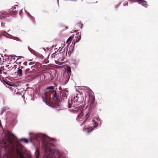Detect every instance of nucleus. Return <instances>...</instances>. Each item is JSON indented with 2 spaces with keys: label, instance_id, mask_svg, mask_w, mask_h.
<instances>
[{
  "label": "nucleus",
  "instance_id": "nucleus-1",
  "mask_svg": "<svg viewBox=\"0 0 158 158\" xmlns=\"http://www.w3.org/2000/svg\"><path fill=\"white\" fill-rule=\"evenodd\" d=\"M74 111L79 113L76 118V120L79 122L81 123L82 121L84 123L90 116L89 111L86 109H82L81 108L77 107L75 109Z\"/></svg>",
  "mask_w": 158,
  "mask_h": 158
},
{
  "label": "nucleus",
  "instance_id": "nucleus-2",
  "mask_svg": "<svg viewBox=\"0 0 158 158\" xmlns=\"http://www.w3.org/2000/svg\"><path fill=\"white\" fill-rule=\"evenodd\" d=\"M65 46V45H64L62 48V49L64 51V52L59 53L56 55L55 61L56 64H61V62L64 60L65 56L67 54L68 45H67L66 47H64Z\"/></svg>",
  "mask_w": 158,
  "mask_h": 158
},
{
  "label": "nucleus",
  "instance_id": "nucleus-3",
  "mask_svg": "<svg viewBox=\"0 0 158 158\" xmlns=\"http://www.w3.org/2000/svg\"><path fill=\"white\" fill-rule=\"evenodd\" d=\"M92 122L93 123L94 126L93 127H90L89 128H85L84 131L87 133H89L92 131L93 129L98 127L99 123V118L98 117H94L92 119Z\"/></svg>",
  "mask_w": 158,
  "mask_h": 158
},
{
  "label": "nucleus",
  "instance_id": "nucleus-4",
  "mask_svg": "<svg viewBox=\"0 0 158 158\" xmlns=\"http://www.w3.org/2000/svg\"><path fill=\"white\" fill-rule=\"evenodd\" d=\"M7 137L8 141L12 149L13 150H15V148L13 140L15 138V136L13 134L9 133L7 135Z\"/></svg>",
  "mask_w": 158,
  "mask_h": 158
},
{
  "label": "nucleus",
  "instance_id": "nucleus-5",
  "mask_svg": "<svg viewBox=\"0 0 158 158\" xmlns=\"http://www.w3.org/2000/svg\"><path fill=\"white\" fill-rule=\"evenodd\" d=\"M73 102L74 103L78 104L81 103L83 101L82 96L80 94H77L73 97Z\"/></svg>",
  "mask_w": 158,
  "mask_h": 158
},
{
  "label": "nucleus",
  "instance_id": "nucleus-6",
  "mask_svg": "<svg viewBox=\"0 0 158 158\" xmlns=\"http://www.w3.org/2000/svg\"><path fill=\"white\" fill-rule=\"evenodd\" d=\"M76 36L75 37L76 39L74 40L72 42V43L74 44V45L76 43L78 42L81 39V35L79 32L77 33L76 34Z\"/></svg>",
  "mask_w": 158,
  "mask_h": 158
},
{
  "label": "nucleus",
  "instance_id": "nucleus-7",
  "mask_svg": "<svg viewBox=\"0 0 158 158\" xmlns=\"http://www.w3.org/2000/svg\"><path fill=\"white\" fill-rule=\"evenodd\" d=\"M135 2L136 1H135ZM136 2L139 4H141V5L144 6L146 7L147 5L146 2L145 1L142 0H137Z\"/></svg>",
  "mask_w": 158,
  "mask_h": 158
},
{
  "label": "nucleus",
  "instance_id": "nucleus-8",
  "mask_svg": "<svg viewBox=\"0 0 158 158\" xmlns=\"http://www.w3.org/2000/svg\"><path fill=\"white\" fill-rule=\"evenodd\" d=\"M52 101L55 102H57L58 101V98L57 97L56 93L55 92L52 95Z\"/></svg>",
  "mask_w": 158,
  "mask_h": 158
},
{
  "label": "nucleus",
  "instance_id": "nucleus-9",
  "mask_svg": "<svg viewBox=\"0 0 158 158\" xmlns=\"http://www.w3.org/2000/svg\"><path fill=\"white\" fill-rule=\"evenodd\" d=\"M75 45H74L72 46L71 45L69 48V50L68 51V50L67 52H68V53L69 54V55H70V54L73 51L74 49V46Z\"/></svg>",
  "mask_w": 158,
  "mask_h": 158
},
{
  "label": "nucleus",
  "instance_id": "nucleus-10",
  "mask_svg": "<svg viewBox=\"0 0 158 158\" xmlns=\"http://www.w3.org/2000/svg\"><path fill=\"white\" fill-rule=\"evenodd\" d=\"M74 35H72L71 36H70L69 38L67 40V41H66V43L67 44H68L66 46V44H65V46H64V47H66L67 45H68V46H69V42L74 37ZM64 44H63L62 45V46H64Z\"/></svg>",
  "mask_w": 158,
  "mask_h": 158
},
{
  "label": "nucleus",
  "instance_id": "nucleus-11",
  "mask_svg": "<svg viewBox=\"0 0 158 158\" xmlns=\"http://www.w3.org/2000/svg\"><path fill=\"white\" fill-rule=\"evenodd\" d=\"M55 108L57 110H62L61 106L60 105V103H58L57 104L55 105Z\"/></svg>",
  "mask_w": 158,
  "mask_h": 158
},
{
  "label": "nucleus",
  "instance_id": "nucleus-12",
  "mask_svg": "<svg viewBox=\"0 0 158 158\" xmlns=\"http://www.w3.org/2000/svg\"><path fill=\"white\" fill-rule=\"evenodd\" d=\"M43 100L44 102H45V103L48 106L52 107V106H53V104L51 105L49 102H48L46 99L45 98H44L43 97Z\"/></svg>",
  "mask_w": 158,
  "mask_h": 158
},
{
  "label": "nucleus",
  "instance_id": "nucleus-13",
  "mask_svg": "<svg viewBox=\"0 0 158 158\" xmlns=\"http://www.w3.org/2000/svg\"><path fill=\"white\" fill-rule=\"evenodd\" d=\"M35 158H38L40 156V151L37 148H36V151L35 153Z\"/></svg>",
  "mask_w": 158,
  "mask_h": 158
},
{
  "label": "nucleus",
  "instance_id": "nucleus-14",
  "mask_svg": "<svg viewBox=\"0 0 158 158\" xmlns=\"http://www.w3.org/2000/svg\"><path fill=\"white\" fill-rule=\"evenodd\" d=\"M17 73V75L19 77H21L22 76V70L21 69L18 68Z\"/></svg>",
  "mask_w": 158,
  "mask_h": 158
},
{
  "label": "nucleus",
  "instance_id": "nucleus-15",
  "mask_svg": "<svg viewBox=\"0 0 158 158\" xmlns=\"http://www.w3.org/2000/svg\"><path fill=\"white\" fill-rule=\"evenodd\" d=\"M17 13V11L14 10V8H13L12 10H10V14L11 15H15Z\"/></svg>",
  "mask_w": 158,
  "mask_h": 158
},
{
  "label": "nucleus",
  "instance_id": "nucleus-16",
  "mask_svg": "<svg viewBox=\"0 0 158 158\" xmlns=\"http://www.w3.org/2000/svg\"><path fill=\"white\" fill-rule=\"evenodd\" d=\"M16 152L19 155L21 158H24L23 155L21 153L20 151L18 149H16Z\"/></svg>",
  "mask_w": 158,
  "mask_h": 158
},
{
  "label": "nucleus",
  "instance_id": "nucleus-17",
  "mask_svg": "<svg viewBox=\"0 0 158 158\" xmlns=\"http://www.w3.org/2000/svg\"><path fill=\"white\" fill-rule=\"evenodd\" d=\"M67 74L68 75H70L71 73V70L70 67L69 66L67 67Z\"/></svg>",
  "mask_w": 158,
  "mask_h": 158
},
{
  "label": "nucleus",
  "instance_id": "nucleus-18",
  "mask_svg": "<svg viewBox=\"0 0 158 158\" xmlns=\"http://www.w3.org/2000/svg\"><path fill=\"white\" fill-rule=\"evenodd\" d=\"M0 33L5 36H6L8 34V33L7 32L4 31H0Z\"/></svg>",
  "mask_w": 158,
  "mask_h": 158
},
{
  "label": "nucleus",
  "instance_id": "nucleus-19",
  "mask_svg": "<svg viewBox=\"0 0 158 158\" xmlns=\"http://www.w3.org/2000/svg\"><path fill=\"white\" fill-rule=\"evenodd\" d=\"M11 39L16 40L17 41H21V40H20V39H19V38L15 36L12 37V38H11Z\"/></svg>",
  "mask_w": 158,
  "mask_h": 158
},
{
  "label": "nucleus",
  "instance_id": "nucleus-20",
  "mask_svg": "<svg viewBox=\"0 0 158 158\" xmlns=\"http://www.w3.org/2000/svg\"><path fill=\"white\" fill-rule=\"evenodd\" d=\"M8 108H7L5 107L2 109L1 110V114H2Z\"/></svg>",
  "mask_w": 158,
  "mask_h": 158
},
{
  "label": "nucleus",
  "instance_id": "nucleus-21",
  "mask_svg": "<svg viewBox=\"0 0 158 158\" xmlns=\"http://www.w3.org/2000/svg\"><path fill=\"white\" fill-rule=\"evenodd\" d=\"M54 89V87L53 86H50L47 88L46 90H47L48 89H49L50 91Z\"/></svg>",
  "mask_w": 158,
  "mask_h": 158
},
{
  "label": "nucleus",
  "instance_id": "nucleus-22",
  "mask_svg": "<svg viewBox=\"0 0 158 158\" xmlns=\"http://www.w3.org/2000/svg\"><path fill=\"white\" fill-rule=\"evenodd\" d=\"M10 68V66L9 65H7L5 66V68H4V69L6 70V71H8L9 70H7V69H9Z\"/></svg>",
  "mask_w": 158,
  "mask_h": 158
},
{
  "label": "nucleus",
  "instance_id": "nucleus-23",
  "mask_svg": "<svg viewBox=\"0 0 158 158\" xmlns=\"http://www.w3.org/2000/svg\"><path fill=\"white\" fill-rule=\"evenodd\" d=\"M70 75H67V76L66 77V78H65V82L66 83L68 82V81H69V77H70Z\"/></svg>",
  "mask_w": 158,
  "mask_h": 158
},
{
  "label": "nucleus",
  "instance_id": "nucleus-24",
  "mask_svg": "<svg viewBox=\"0 0 158 158\" xmlns=\"http://www.w3.org/2000/svg\"><path fill=\"white\" fill-rule=\"evenodd\" d=\"M6 15L5 14L0 12V16L3 17V18H4V17H6Z\"/></svg>",
  "mask_w": 158,
  "mask_h": 158
},
{
  "label": "nucleus",
  "instance_id": "nucleus-25",
  "mask_svg": "<svg viewBox=\"0 0 158 158\" xmlns=\"http://www.w3.org/2000/svg\"><path fill=\"white\" fill-rule=\"evenodd\" d=\"M66 93H67V92L65 90H64L63 91H61V93L64 96V95H66Z\"/></svg>",
  "mask_w": 158,
  "mask_h": 158
},
{
  "label": "nucleus",
  "instance_id": "nucleus-26",
  "mask_svg": "<svg viewBox=\"0 0 158 158\" xmlns=\"http://www.w3.org/2000/svg\"><path fill=\"white\" fill-rule=\"evenodd\" d=\"M21 140H23L24 141V142L26 143H27L28 142V140L27 139L25 138L21 139Z\"/></svg>",
  "mask_w": 158,
  "mask_h": 158
},
{
  "label": "nucleus",
  "instance_id": "nucleus-27",
  "mask_svg": "<svg viewBox=\"0 0 158 158\" xmlns=\"http://www.w3.org/2000/svg\"><path fill=\"white\" fill-rule=\"evenodd\" d=\"M28 48L29 50L31 52V53H32L33 54L34 53L35 51L34 50H33V49H32L31 48H29V47H28Z\"/></svg>",
  "mask_w": 158,
  "mask_h": 158
},
{
  "label": "nucleus",
  "instance_id": "nucleus-28",
  "mask_svg": "<svg viewBox=\"0 0 158 158\" xmlns=\"http://www.w3.org/2000/svg\"><path fill=\"white\" fill-rule=\"evenodd\" d=\"M25 11L26 12V13L29 16H30L32 18H34L33 17H32V16H31V15L29 14V13L26 10H25Z\"/></svg>",
  "mask_w": 158,
  "mask_h": 158
},
{
  "label": "nucleus",
  "instance_id": "nucleus-29",
  "mask_svg": "<svg viewBox=\"0 0 158 158\" xmlns=\"http://www.w3.org/2000/svg\"><path fill=\"white\" fill-rule=\"evenodd\" d=\"M6 37L8 38L11 39V38H12V37H13V36H12L11 35L9 34H8V35H6Z\"/></svg>",
  "mask_w": 158,
  "mask_h": 158
},
{
  "label": "nucleus",
  "instance_id": "nucleus-30",
  "mask_svg": "<svg viewBox=\"0 0 158 158\" xmlns=\"http://www.w3.org/2000/svg\"><path fill=\"white\" fill-rule=\"evenodd\" d=\"M77 25L80 28H82L81 26L82 24L81 23H78Z\"/></svg>",
  "mask_w": 158,
  "mask_h": 158
},
{
  "label": "nucleus",
  "instance_id": "nucleus-31",
  "mask_svg": "<svg viewBox=\"0 0 158 158\" xmlns=\"http://www.w3.org/2000/svg\"><path fill=\"white\" fill-rule=\"evenodd\" d=\"M56 54L55 53H54L52 54V57L55 58H56Z\"/></svg>",
  "mask_w": 158,
  "mask_h": 158
},
{
  "label": "nucleus",
  "instance_id": "nucleus-32",
  "mask_svg": "<svg viewBox=\"0 0 158 158\" xmlns=\"http://www.w3.org/2000/svg\"><path fill=\"white\" fill-rule=\"evenodd\" d=\"M17 6V5H15L13 7H12L11 8V10H12V9H13V8H14V10H15L16 8V7Z\"/></svg>",
  "mask_w": 158,
  "mask_h": 158
},
{
  "label": "nucleus",
  "instance_id": "nucleus-33",
  "mask_svg": "<svg viewBox=\"0 0 158 158\" xmlns=\"http://www.w3.org/2000/svg\"><path fill=\"white\" fill-rule=\"evenodd\" d=\"M15 57H12L11 58V60L15 61Z\"/></svg>",
  "mask_w": 158,
  "mask_h": 158
},
{
  "label": "nucleus",
  "instance_id": "nucleus-34",
  "mask_svg": "<svg viewBox=\"0 0 158 158\" xmlns=\"http://www.w3.org/2000/svg\"><path fill=\"white\" fill-rule=\"evenodd\" d=\"M29 70V69H26V71H28Z\"/></svg>",
  "mask_w": 158,
  "mask_h": 158
},
{
  "label": "nucleus",
  "instance_id": "nucleus-35",
  "mask_svg": "<svg viewBox=\"0 0 158 158\" xmlns=\"http://www.w3.org/2000/svg\"><path fill=\"white\" fill-rule=\"evenodd\" d=\"M29 64L30 65H32V62H31Z\"/></svg>",
  "mask_w": 158,
  "mask_h": 158
},
{
  "label": "nucleus",
  "instance_id": "nucleus-36",
  "mask_svg": "<svg viewBox=\"0 0 158 158\" xmlns=\"http://www.w3.org/2000/svg\"><path fill=\"white\" fill-rule=\"evenodd\" d=\"M65 28H66V29H67L68 27L66 26V27H65Z\"/></svg>",
  "mask_w": 158,
  "mask_h": 158
},
{
  "label": "nucleus",
  "instance_id": "nucleus-37",
  "mask_svg": "<svg viewBox=\"0 0 158 158\" xmlns=\"http://www.w3.org/2000/svg\"><path fill=\"white\" fill-rule=\"evenodd\" d=\"M128 3L127 2H126V4L127 5V4H128Z\"/></svg>",
  "mask_w": 158,
  "mask_h": 158
},
{
  "label": "nucleus",
  "instance_id": "nucleus-38",
  "mask_svg": "<svg viewBox=\"0 0 158 158\" xmlns=\"http://www.w3.org/2000/svg\"><path fill=\"white\" fill-rule=\"evenodd\" d=\"M87 90L88 91L89 90V88H87Z\"/></svg>",
  "mask_w": 158,
  "mask_h": 158
},
{
  "label": "nucleus",
  "instance_id": "nucleus-39",
  "mask_svg": "<svg viewBox=\"0 0 158 158\" xmlns=\"http://www.w3.org/2000/svg\"><path fill=\"white\" fill-rule=\"evenodd\" d=\"M77 30H75V32H77Z\"/></svg>",
  "mask_w": 158,
  "mask_h": 158
},
{
  "label": "nucleus",
  "instance_id": "nucleus-40",
  "mask_svg": "<svg viewBox=\"0 0 158 158\" xmlns=\"http://www.w3.org/2000/svg\"><path fill=\"white\" fill-rule=\"evenodd\" d=\"M21 11H20V12H19V14H20V13H21Z\"/></svg>",
  "mask_w": 158,
  "mask_h": 158
},
{
  "label": "nucleus",
  "instance_id": "nucleus-41",
  "mask_svg": "<svg viewBox=\"0 0 158 158\" xmlns=\"http://www.w3.org/2000/svg\"><path fill=\"white\" fill-rule=\"evenodd\" d=\"M57 0V2H59V0Z\"/></svg>",
  "mask_w": 158,
  "mask_h": 158
}]
</instances>
